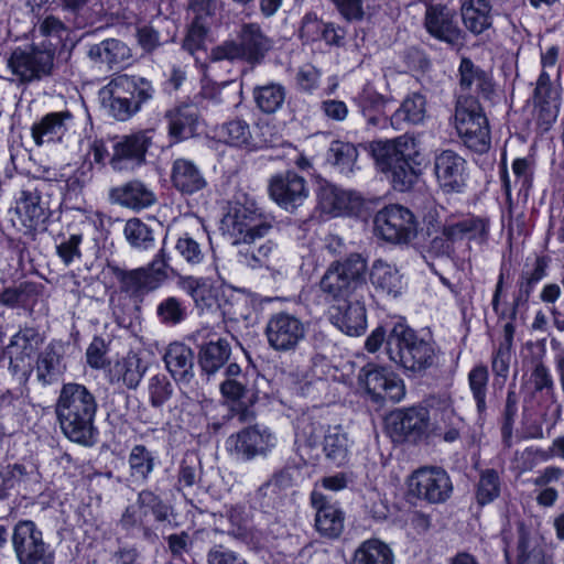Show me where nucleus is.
Here are the masks:
<instances>
[{
    "instance_id": "obj_1",
    "label": "nucleus",
    "mask_w": 564,
    "mask_h": 564,
    "mask_svg": "<svg viewBox=\"0 0 564 564\" xmlns=\"http://www.w3.org/2000/svg\"><path fill=\"white\" fill-rule=\"evenodd\" d=\"M97 409V399L86 386L64 383L55 403V414L63 434L74 443L95 445L98 436L95 426Z\"/></svg>"
},
{
    "instance_id": "obj_2",
    "label": "nucleus",
    "mask_w": 564,
    "mask_h": 564,
    "mask_svg": "<svg viewBox=\"0 0 564 564\" xmlns=\"http://www.w3.org/2000/svg\"><path fill=\"white\" fill-rule=\"evenodd\" d=\"M387 354L392 362L413 373L425 372L437 359L435 343L401 323L388 334Z\"/></svg>"
},
{
    "instance_id": "obj_3",
    "label": "nucleus",
    "mask_w": 564,
    "mask_h": 564,
    "mask_svg": "<svg viewBox=\"0 0 564 564\" xmlns=\"http://www.w3.org/2000/svg\"><path fill=\"white\" fill-rule=\"evenodd\" d=\"M367 259L357 252L333 261L319 281L323 295L333 302L362 297L367 291Z\"/></svg>"
},
{
    "instance_id": "obj_4",
    "label": "nucleus",
    "mask_w": 564,
    "mask_h": 564,
    "mask_svg": "<svg viewBox=\"0 0 564 564\" xmlns=\"http://www.w3.org/2000/svg\"><path fill=\"white\" fill-rule=\"evenodd\" d=\"M153 95L154 88L148 79L123 74L112 78L99 90V100L111 117L126 121Z\"/></svg>"
},
{
    "instance_id": "obj_5",
    "label": "nucleus",
    "mask_w": 564,
    "mask_h": 564,
    "mask_svg": "<svg viewBox=\"0 0 564 564\" xmlns=\"http://www.w3.org/2000/svg\"><path fill=\"white\" fill-rule=\"evenodd\" d=\"M223 229L235 245L254 243L269 235L272 220L254 203H236L223 218Z\"/></svg>"
},
{
    "instance_id": "obj_6",
    "label": "nucleus",
    "mask_w": 564,
    "mask_h": 564,
    "mask_svg": "<svg viewBox=\"0 0 564 564\" xmlns=\"http://www.w3.org/2000/svg\"><path fill=\"white\" fill-rule=\"evenodd\" d=\"M12 545L20 564H54V550L31 520H21L14 525Z\"/></svg>"
},
{
    "instance_id": "obj_7",
    "label": "nucleus",
    "mask_w": 564,
    "mask_h": 564,
    "mask_svg": "<svg viewBox=\"0 0 564 564\" xmlns=\"http://www.w3.org/2000/svg\"><path fill=\"white\" fill-rule=\"evenodd\" d=\"M375 232L391 243H409L417 231L414 215L400 205H390L375 216Z\"/></svg>"
},
{
    "instance_id": "obj_8",
    "label": "nucleus",
    "mask_w": 564,
    "mask_h": 564,
    "mask_svg": "<svg viewBox=\"0 0 564 564\" xmlns=\"http://www.w3.org/2000/svg\"><path fill=\"white\" fill-rule=\"evenodd\" d=\"M264 334L273 350L290 352L296 350L304 340L306 326L299 316L288 312H278L269 317Z\"/></svg>"
},
{
    "instance_id": "obj_9",
    "label": "nucleus",
    "mask_w": 564,
    "mask_h": 564,
    "mask_svg": "<svg viewBox=\"0 0 564 564\" xmlns=\"http://www.w3.org/2000/svg\"><path fill=\"white\" fill-rule=\"evenodd\" d=\"M367 393L378 403L399 402L405 395L404 382L383 366L367 364L359 373Z\"/></svg>"
},
{
    "instance_id": "obj_10",
    "label": "nucleus",
    "mask_w": 564,
    "mask_h": 564,
    "mask_svg": "<svg viewBox=\"0 0 564 564\" xmlns=\"http://www.w3.org/2000/svg\"><path fill=\"white\" fill-rule=\"evenodd\" d=\"M54 65V53L37 46L15 48L8 66L12 74L22 83L39 80L51 74Z\"/></svg>"
},
{
    "instance_id": "obj_11",
    "label": "nucleus",
    "mask_w": 564,
    "mask_h": 564,
    "mask_svg": "<svg viewBox=\"0 0 564 564\" xmlns=\"http://www.w3.org/2000/svg\"><path fill=\"white\" fill-rule=\"evenodd\" d=\"M410 490L420 499L430 503L446 501L453 491L449 475L438 467H422L410 478Z\"/></svg>"
},
{
    "instance_id": "obj_12",
    "label": "nucleus",
    "mask_w": 564,
    "mask_h": 564,
    "mask_svg": "<svg viewBox=\"0 0 564 564\" xmlns=\"http://www.w3.org/2000/svg\"><path fill=\"white\" fill-rule=\"evenodd\" d=\"M275 434L267 426L246 427L227 440L229 449L243 459L267 456L276 445Z\"/></svg>"
},
{
    "instance_id": "obj_13",
    "label": "nucleus",
    "mask_w": 564,
    "mask_h": 564,
    "mask_svg": "<svg viewBox=\"0 0 564 564\" xmlns=\"http://www.w3.org/2000/svg\"><path fill=\"white\" fill-rule=\"evenodd\" d=\"M269 193L271 198L288 212H293L302 206L308 197L305 178L290 171L271 177Z\"/></svg>"
},
{
    "instance_id": "obj_14",
    "label": "nucleus",
    "mask_w": 564,
    "mask_h": 564,
    "mask_svg": "<svg viewBox=\"0 0 564 564\" xmlns=\"http://www.w3.org/2000/svg\"><path fill=\"white\" fill-rule=\"evenodd\" d=\"M152 131H139L122 137L113 145L110 165L116 171L133 169L144 162L148 148L152 143Z\"/></svg>"
},
{
    "instance_id": "obj_15",
    "label": "nucleus",
    "mask_w": 564,
    "mask_h": 564,
    "mask_svg": "<svg viewBox=\"0 0 564 564\" xmlns=\"http://www.w3.org/2000/svg\"><path fill=\"white\" fill-rule=\"evenodd\" d=\"M370 149L377 165L384 173L401 162L413 160L417 154L415 139L406 134L392 140L372 142Z\"/></svg>"
},
{
    "instance_id": "obj_16",
    "label": "nucleus",
    "mask_w": 564,
    "mask_h": 564,
    "mask_svg": "<svg viewBox=\"0 0 564 564\" xmlns=\"http://www.w3.org/2000/svg\"><path fill=\"white\" fill-rule=\"evenodd\" d=\"M442 235L454 243L467 239L482 245L489 237V219L480 216H449L443 225Z\"/></svg>"
},
{
    "instance_id": "obj_17",
    "label": "nucleus",
    "mask_w": 564,
    "mask_h": 564,
    "mask_svg": "<svg viewBox=\"0 0 564 564\" xmlns=\"http://www.w3.org/2000/svg\"><path fill=\"white\" fill-rule=\"evenodd\" d=\"M434 172L442 188L459 192L466 183V160L453 150H443L434 158Z\"/></svg>"
},
{
    "instance_id": "obj_18",
    "label": "nucleus",
    "mask_w": 564,
    "mask_h": 564,
    "mask_svg": "<svg viewBox=\"0 0 564 564\" xmlns=\"http://www.w3.org/2000/svg\"><path fill=\"white\" fill-rule=\"evenodd\" d=\"M424 25L426 31L440 41L453 46L463 44L464 32L455 21V13L446 7H427Z\"/></svg>"
},
{
    "instance_id": "obj_19",
    "label": "nucleus",
    "mask_w": 564,
    "mask_h": 564,
    "mask_svg": "<svg viewBox=\"0 0 564 564\" xmlns=\"http://www.w3.org/2000/svg\"><path fill=\"white\" fill-rule=\"evenodd\" d=\"M362 297L338 301L330 307V322L349 336H360L367 327L366 307Z\"/></svg>"
},
{
    "instance_id": "obj_20",
    "label": "nucleus",
    "mask_w": 564,
    "mask_h": 564,
    "mask_svg": "<svg viewBox=\"0 0 564 564\" xmlns=\"http://www.w3.org/2000/svg\"><path fill=\"white\" fill-rule=\"evenodd\" d=\"M311 503L316 511L315 528L317 532L327 539H337L344 531V512L317 490L311 494Z\"/></svg>"
},
{
    "instance_id": "obj_21",
    "label": "nucleus",
    "mask_w": 564,
    "mask_h": 564,
    "mask_svg": "<svg viewBox=\"0 0 564 564\" xmlns=\"http://www.w3.org/2000/svg\"><path fill=\"white\" fill-rule=\"evenodd\" d=\"M106 270L118 283L120 292L130 297H142L148 292L155 290L154 280L143 268L128 270L109 262Z\"/></svg>"
},
{
    "instance_id": "obj_22",
    "label": "nucleus",
    "mask_w": 564,
    "mask_h": 564,
    "mask_svg": "<svg viewBox=\"0 0 564 564\" xmlns=\"http://www.w3.org/2000/svg\"><path fill=\"white\" fill-rule=\"evenodd\" d=\"M429 424V412L425 408H409L389 417V429L398 437L416 440L423 435Z\"/></svg>"
},
{
    "instance_id": "obj_23",
    "label": "nucleus",
    "mask_w": 564,
    "mask_h": 564,
    "mask_svg": "<svg viewBox=\"0 0 564 564\" xmlns=\"http://www.w3.org/2000/svg\"><path fill=\"white\" fill-rule=\"evenodd\" d=\"M74 116L69 110L50 112L32 127V137L37 145L61 142L73 127Z\"/></svg>"
},
{
    "instance_id": "obj_24",
    "label": "nucleus",
    "mask_w": 564,
    "mask_h": 564,
    "mask_svg": "<svg viewBox=\"0 0 564 564\" xmlns=\"http://www.w3.org/2000/svg\"><path fill=\"white\" fill-rule=\"evenodd\" d=\"M109 199L113 204L133 210H141L152 206L156 197L144 183L134 180L110 188Z\"/></svg>"
},
{
    "instance_id": "obj_25",
    "label": "nucleus",
    "mask_w": 564,
    "mask_h": 564,
    "mask_svg": "<svg viewBox=\"0 0 564 564\" xmlns=\"http://www.w3.org/2000/svg\"><path fill=\"white\" fill-rule=\"evenodd\" d=\"M240 262L251 269L265 268L279 272L282 260L281 248L272 240H267L259 246L245 243L238 251Z\"/></svg>"
},
{
    "instance_id": "obj_26",
    "label": "nucleus",
    "mask_w": 564,
    "mask_h": 564,
    "mask_svg": "<svg viewBox=\"0 0 564 564\" xmlns=\"http://www.w3.org/2000/svg\"><path fill=\"white\" fill-rule=\"evenodd\" d=\"M163 360L176 381L187 383L194 377V352L187 345L171 343L165 349Z\"/></svg>"
},
{
    "instance_id": "obj_27",
    "label": "nucleus",
    "mask_w": 564,
    "mask_h": 564,
    "mask_svg": "<svg viewBox=\"0 0 564 564\" xmlns=\"http://www.w3.org/2000/svg\"><path fill=\"white\" fill-rule=\"evenodd\" d=\"M171 182L178 192L187 195L197 193L207 185L198 166L193 161L186 159H176L173 162Z\"/></svg>"
},
{
    "instance_id": "obj_28",
    "label": "nucleus",
    "mask_w": 564,
    "mask_h": 564,
    "mask_svg": "<svg viewBox=\"0 0 564 564\" xmlns=\"http://www.w3.org/2000/svg\"><path fill=\"white\" fill-rule=\"evenodd\" d=\"M370 281L377 292L393 299L401 295L404 289L403 278L399 270L381 259L372 263Z\"/></svg>"
},
{
    "instance_id": "obj_29",
    "label": "nucleus",
    "mask_w": 564,
    "mask_h": 564,
    "mask_svg": "<svg viewBox=\"0 0 564 564\" xmlns=\"http://www.w3.org/2000/svg\"><path fill=\"white\" fill-rule=\"evenodd\" d=\"M545 552L539 534L523 523L517 529L516 564H544Z\"/></svg>"
},
{
    "instance_id": "obj_30",
    "label": "nucleus",
    "mask_w": 564,
    "mask_h": 564,
    "mask_svg": "<svg viewBox=\"0 0 564 564\" xmlns=\"http://www.w3.org/2000/svg\"><path fill=\"white\" fill-rule=\"evenodd\" d=\"M88 57L96 63L107 64L113 68L129 63L132 54L130 47L122 41L107 39L91 45L88 50Z\"/></svg>"
},
{
    "instance_id": "obj_31",
    "label": "nucleus",
    "mask_w": 564,
    "mask_h": 564,
    "mask_svg": "<svg viewBox=\"0 0 564 564\" xmlns=\"http://www.w3.org/2000/svg\"><path fill=\"white\" fill-rule=\"evenodd\" d=\"M169 133L175 140H185L196 134L199 111L195 105H182L166 113Z\"/></svg>"
},
{
    "instance_id": "obj_32",
    "label": "nucleus",
    "mask_w": 564,
    "mask_h": 564,
    "mask_svg": "<svg viewBox=\"0 0 564 564\" xmlns=\"http://www.w3.org/2000/svg\"><path fill=\"white\" fill-rule=\"evenodd\" d=\"M454 117L458 135L467 134L469 130L489 127L479 102L474 97H459Z\"/></svg>"
},
{
    "instance_id": "obj_33",
    "label": "nucleus",
    "mask_w": 564,
    "mask_h": 564,
    "mask_svg": "<svg viewBox=\"0 0 564 564\" xmlns=\"http://www.w3.org/2000/svg\"><path fill=\"white\" fill-rule=\"evenodd\" d=\"M230 355V344L224 338L203 344L198 350V365L202 372L208 378L215 375L228 362Z\"/></svg>"
},
{
    "instance_id": "obj_34",
    "label": "nucleus",
    "mask_w": 564,
    "mask_h": 564,
    "mask_svg": "<svg viewBox=\"0 0 564 564\" xmlns=\"http://www.w3.org/2000/svg\"><path fill=\"white\" fill-rule=\"evenodd\" d=\"M180 286L200 311L210 310L218 304V289L208 279L184 276L180 280Z\"/></svg>"
},
{
    "instance_id": "obj_35",
    "label": "nucleus",
    "mask_w": 564,
    "mask_h": 564,
    "mask_svg": "<svg viewBox=\"0 0 564 564\" xmlns=\"http://www.w3.org/2000/svg\"><path fill=\"white\" fill-rule=\"evenodd\" d=\"M61 346L50 344L37 357L36 378L43 386L57 382L65 371Z\"/></svg>"
},
{
    "instance_id": "obj_36",
    "label": "nucleus",
    "mask_w": 564,
    "mask_h": 564,
    "mask_svg": "<svg viewBox=\"0 0 564 564\" xmlns=\"http://www.w3.org/2000/svg\"><path fill=\"white\" fill-rule=\"evenodd\" d=\"M239 40L243 59L249 63L259 62L270 48L269 39L262 33L261 28L254 23L241 26Z\"/></svg>"
},
{
    "instance_id": "obj_37",
    "label": "nucleus",
    "mask_w": 564,
    "mask_h": 564,
    "mask_svg": "<svg viewBox=\"0 0 564 564\" xmlns=\"http://www.w3.org/2000/svg\"><path fill=\"white\" fill-rule=\"evenodd\" d=\"M460 11L465 26L474 34H481L492 24L488 0H463Z\"/></svg>"
},
{
    "instance_id": "obj_38",
    "label": "nucleus",
    "mask_w": 564,
    "mask_h": 564,
    "mask_svg": "<svg viewBox=\"0 0 564 564\" xmlns=\"http://www.w3.org/2000/svg\"><path fill=\"white\" fill-rule=\"evenodd\" d=\"M15 210L29 228L37 227L46 219L45 210L41 206V196L35 189L24 188L21 191Z\"/></svg>"
},
{
    "instance_id": "obj_39",
    "label": "nucleus",
    "mask_w": 564,
    "mask_h": 564,
    "mask_svg": "<svg viewBox=\"0 0 564 564\" xmlns=\"http://www.w3.org/2000/svg\"><path fill=\"white\" fill-rule=\"evenodd\" d=\"M460 87L488 98L492 93V84L486 72L476 66L469 58H463L459 65Z\"/></svg>"
},
{
    "instance_id": "obj_40",
    "label": "nucleus",
    "mask_w": 564,
    "mask_h": 564,
    "mask_svg": "<svg viewBox=\"0 0 564 564\" xmlns=\"http://www.w3.org/2000/svg\"><path fill=\"white\" fill-rule=\"evenodd\" d=\"M352 564H394V555L384 542L369 539L356 549Z\"/></svg>"
},
{
    "instance_id": "obj_41",
    "label": "nucleus",
    "mask_w": 564,
    "mask_h": 564,
    "mask_svg": "<svg viewBox=\"0 0 564 564\" xmlns=\"http://www.w3.org/2000/svg\"><path fill=\"white\" fill-rule=\"evenodd\" d=\"M514 336V325L506 323L503 326V338L491 357V370L496 378H501V384L505 383L510 368L512 357V346Z\"/></svg>"
},
{
    "instance_id": "obj_42",
    "label": "nucleus",
    "mask_w": 564,
    "mask_h": 564,
    "mask_svg": "<svg viewBox=\"0 0 564 564\" xmlns=\"http://www.w3.org/2000/svg\"><path fill=\"white\" fill-rule=\"evenodd\" d=\"M217 135L224 143L236 148L253 147L250 126L242 119H234L217 128Z\"/></svg>"
},
{
    "instance_id": "obj_43",
    "label": "nucleus",
    "mask_w": 564,
    "mask_h": 564,
    "mask_svg": "<svg viewBox=\"0 0 564 564\" xmlns=\"http://www.w3.org/2000/svg\"><path fill=\"white\" fill-rule=\"evenodd\" d=\"M286 91L284 86L276 83H269L253 89V99L257 107L263 113H275L285 101Z\"/></svg>"
},
{
    "instance_id": "obj_44",
    "label": "nucleus",
    "mask_w": 564,
    "mask_h": 564,
    "mask_svg": "<svg viewBox=\"0 0 564 564\" xmlns=\"http://www.w3.org/2000/svg\"><path fill=\"white\" fill-rule=\"evenodd\" d=\"M324 453L328 459L338 466L347 462L349 441L340 426L328 427L324 436Z\"/></svg>"
},
{
    "instance_id": "obj_45",
    "label": "nucleus",
    "mask_w": 564,
    "mask_h": 564,
    "mask_svg": "<svg viewBox=\"0 0 564 564\" xmlns=\"http://www.w3.org/2000/svg\"><path fill=\"white\" fill-rule=\"evenodd\" d=\"M156 457L142 444L134 445L128 456L130 476L147 481L155 467Z\"/></svg>"
},
{
    "instance_id": "obj_46",
    "label": "nucleus",
    "mask_w": 564,
    "mask_h": 564,
    "mask_svg": "<svg viewBox=\"0 0 564 564\" xmlns=\"http://www.w3.org/2000/svg\"><path fill=\"white\" fill-rule=\"evenodd\" d=\"M489 372L485 365L475 366L468 373V386L479 417L487 412Z\"/></svg>"
},
{
    "instance_id": "obj_47",
    "label": "nucleus",
    "mask_w": 564,
    "mask_h": 564,
    "mask_svg": "<svg viewBox=\"0 0 564 564\" xmlns=\"http://www.w3.org/2000/svg\"><path fill=\"white\" fill-rule=\"evenodd\" d=\"M426 115V100L420 94L408 96L400 108L391 117V122L399 124L401 121L410 123H421Z\"/></svg>"
},
{
    "instance_id": "obj_48",
    "label": "nucleus",
    "mask_w": 564,
    "mask_h": 564,
    "mask_svg": "<svg viewBox=\"0 0 564 564\" xmlns=\"http://www.w3.org/2000/svg\"><path fill=\"white\" fill-rule=\"evenodd\" d=\"M42 341L43 339L36 328L24 326L12 336L9 348L21 357H30Z\"/></svg>"
},
{
    "instance_id": "obj_49",
    "label": "nucleus",
    "mask_w": 564,
    "mask_h": 564,
    "mask_svg": "<svg viewBox=\"0 0 564 564\" xmlns=\"http://www.w3.org/2000/svg\"><path fill=\"white\" fill-rule=\"evenodd\" d=\"M174 249L183 261L192 265L202 263L206 253L205 246L198 237L188 232L177 238Z\"/></svg>"
},
{
    "instance_id": "obj_50",
    "label": "nucleus",
    "mask_w": 564,
    "mask_h": 564,
    "mask_svg": "<svg viewBox=\"0 0 564 564\" xmlns=\"http://www.w3.org/2000/svg\"><path fill=\"white\" fill-rule=\"evenodd\" d=\"M137 505L143 510L144 516L151 512L158 522L169 521L172 507L150 489H143L138 494Z\"/></svg>"
},
{
    "instance_id": "obj_51",
    "label": "nucleus",
    "mask_w": 564,
    "mask_h": 564,
    "mask_svg": "<svg viewBox=\"0 0 564 564\" xmlns=\"http://www.w3.org/2000/svg\"><path fill=\"white\" fill-rule=\"evenodd\" d=\"M124 237L133 247L142 250L154 246V236L152 229L139 218H131L126 223Z\"/></svg>"
},
{
    "instance_id": "obj_52",
    "label": "nucleus",
    "mask_w": 564,
    "mask_h": 564,
    "mask_svg": "<svg viewBox=\"0 0 564 564\" xmlns=\"http://www.w3.org/2000/svg\"><path fill=\"white\" fill-rule=\"evenodd\" d=\"M329 156L339 172L348 175L354 171L358 150L352 143L335 141L329 149Z\"/></svg>"
},
{
    "instance_id": "obj_53",
    "label": "nucleus",
    "mask_w": 564,
    "mask_h": 564,
    "mask_svg": "<svg viewBox=\"0 0 564 564\" xmlns=\"http://www.w3.org/2000/svg\"><path fill=\"white\" fill-rule=\"evenodd\" d=\"M156 316L161 324L175 326L185 321L187 316L186 306L180 299L169 296L158 304Z\"/></svg>"
},
{
    "instance_id": "obj_54",
    "label": "nucleus",
    "mask_w": 564,
    "mask_h": 564,
    "mask_svg": "<svg viewBox=\"0 0 564 564\" xmlns=\"http://www.w3.org/2000/svg\"><path fill=\"white\" fill-rule=\"evenodd\" d=\"M282 476H274L272 479L263 484L256 492L261 508L276 509L282 505L285 494L282 488Z\"/></svg>"
},
{
    "instance_id": "obj_55",
    "label": "nucleus",
    "mask_w": 564,
    "mask_h": 564,
    "mask_svg": "<svg viewBox=\"0 0 564 564\" xmlns=\"http://www.w3.org/2000/svg\"><path fill=\"white\" fill-rule=\"evenodd\" d=\"M500 495V478L495 469L480 473L477 484L476 499L481 506L492 502Z\"/></svg>"
},
{
    "instance_id": "obj_56",
    "label": "nucleus",
    "mask_w": 564,
    "mask_h": 564,
    "mask_svg": "<svg viewBox=\"0 0 564 564\" xmlns=\"http://www.w3.org/2000/svg\"><path fill=\"white\" fill-rule=\"evenodd\" d=\"M324 430V423L319 416L312 413H304L296 420V437L299 441L313 446L319 440Z\"/></svg>"
},
{
    "instance_id": "obj_57",
    "label": "nucleus",
    "mask_w": 564,
    "mask_h": 564,
    "mask_svg": "<svg viewBox=\"0 0 564 564\" xmlns=\"http://www.w3.org/2000/svg\"><path fill=\"white\" fill-rule=\"evenodd\" d=\"M202 479L200 460L195 454H186L181 462L177 476V488L186 489L198 485Z\"/></svg>"
},
{
    "instance_id": "obj_58",
    "label": "nucleus",
    "mask_w": 564,
    "mask_h": 564,
    "mask_svg": "<svg viewBox=\"0 0 564 564\" xmlns=\"http://www.w3.org/2000/svg\"><path fill=\"white\" fill-rule=\"evenodd\" d=\"M411 161L401 162V164L388 171L393 188L399 192L411 189L419 178V172L411 164Z\"/></svg>"
},
{
    "instance_id": "obj_59",
    "label": "nucleus",
    "mask_w": 564,
    "mask_h": 564,
    "mask_svg": "<svg viewBox=\"0 0 564 564\" xmlns=\"http://www.w3.org/2000/svg\"><path fill=\"white\" fill-rule=\"evenodd\" d=\"M519 397L514 390V386L509 387L507 398L502 411V426L501 433L503 440H510L512 435V429L514 420L518 413Z\"/></svg>"
},
{
    "instance_id": "obj_60",
    "label": "nucleus",
    "mask_w": 564,
    "mask_h": 564,
    "mask_svg": "<svg viewBox=\"0 0 564 564\" xmlns=\"http://www.w3.org/2000/svg\"><path fill=\"white\" fill-rule=\"evenodd\" d=\"M117 371L129 389H135L143 377L140 359L134 356L128 357L119 362L117 365Z\"/></svg>"
},
{
    "instance_id": "obj_61",
    "label": "nucleus",
    "mask_w": 564,
    "mask_h": 564,
    "mask_svg": "<svg viewBox=\"0 0 564 564\" xmlns=\"http://www.w3.org/2000/svg\"><path fill=\"white\" fill-rule=\"evenodd\" d=\"M207 564H249L238 552L223 544L212 546L206 554Z\"/></svg>"
},
{
    "instance_id": "obj_62",
    "label": "nucleus",
    "mask_w": 564,
    "mask_h": 564,
    "mask_svg": "<svg viewBox=\"0 0 564 564\" xmlns=\"http://www.w3.org/2000/svg\"><path fill=\"white\" fill-rule=\"evenodd\" d=\"M173 387L165 376H154L150 379L149 394L153 406L163 405L172 395Z\"/></svg>"
},
{
    "instance_id": "obj_63",
    "label": "nucleus",
    "mask_w": 564,
    "mask_h": 564,
    "mask_svg": "<svg viewBox=\"0 0 564 564\" xmlns=\"http://www.w3.org/2000/svg\"><path fill=\"white\" fill-rule=\"evenodd\" d=\"M531 382L535 392L553 393L554 380L550 369L542 360H536L532 367Z\"/></svg>"
},
{
    "instance_id": "obj_64",
    "label": "nucleus",
    "mask_w": 564,
    "mask_h": 564,
    "mask_svg": "<svg viewBox=\"0 0 564 564\" xmlns=\"http://www.w3.org/2000/svg\"><path fill=\"white\" fill-rule=\"evenodd\" d=\"M208 31V28L202 26L200 24H197V22H191L183 40L182 47L192 55L204 48Z\"/></svg>"
}]
</instances>
